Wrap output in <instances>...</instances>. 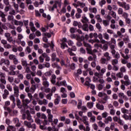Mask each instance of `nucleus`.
<instances>
[{
  "label": "nucleus",
  "instance_id": "obj_1",
  "mask_svg": "<svg viewBox=\"0 0 131 131\" xmlns=\"http://www.w3.org/2000/svg\"><path fill=\"white\" fill-rule=\"evenodd\" d=\"M42 80L43 81V86L41 88V91H43L45 93H50V92H51V89L49 88V86H50V83L47 79V78H46L45 76H42Z\"/></svg>",
  "mask_w": 131,
  "mask_h": 131
},
{
  "label": "nucleus",
  "instance_id": "obj_2",
  "mask_svg": "<svg viewBox=\"0 0 131 131\" xmlns=\"http://www.w3.org/2000/svg\"><path fill=\"white\" fill-rule=\"evenodd\" d=\"M98 34L97 33H94L93 35V37H94L95 39L89 40V42H91V43L93 44V43H95V42H96V43L94 45V47L95 48H96V49H98L101 46L99 45V42H100V40L98 39Z\"/></svg>",
  "mask_w": 131,
  "mask_h": 131
},
{
  "label": "nucleus",
  "instance_id": "obj_3",
  "mask_svg": "<svg viewBox=\"0 0 131 131\" xmlns=\"http://www.w3.org/2000/svg\"><path fill=\"white\" fill-rule=\"evenodd\" d=\"M31 102V100L28 99H25L24 100H22V103H23V108H24V110L23 109V112L25 111V109H28V104Z\"/></svg>",
  "mask_w": 131,
  "mask_h": 131
},
{
  "label": "nucleus",
  "instance_id": "obj_4",
  "mask_svg": "<svg viewBox=\"0 0 131 131\" xmlns=\"http://www.w3.org/2000/svg\"><path fill=\"white\" fill-rule=\"evenodd\" d=\"M113 119L115 122H118L120 125H123V124H124V122L120 119V117H118L117 116H114Z\"/></svg>",
  "mask_w": 131,
  "mask_h": 131
},
{
  "label": "nucleus",
  "instance_id": "obj_5",
  "mask_svg": "<svg viewBox=\"0 0 131 131\" xmlns=\"http://www.w3.org/2000/svg\"><path fill=\"white\" fill-rule=\"evenodd\" d=\"M83 45L84 47H85L86 48L88 54H93V50H92V46H91V45L84 41L83 42Z\"/></svg>",
  "mask_w": 131,
  "mask_h": 131
},
{
  "label": "nucleus",
  "instance_id": "obj_6",
  "mask_svg": "<svg viewBox=\"0 0 131 131\" xmlns=\"http://www.w3.org/2000/svg\"><path fill=\"white\" fill-rule=\"evenodd\" d=\"M66 42H67V39L66 38H62L60 44L61 48L62 50H64L65 48H68V45H67Z\"/></svg>",
  "mask_w": 131,
  "mask_h": 131
},
{
  "label": "nucleus",
  "instance_id": "obj_7",
  "mask_svg": "<svg viewBox=\"0 0 131 131\" xmlns=\"http://www.w3.org/2000/svg\"><path fill=\"white\" fill-rule=\"evenodd\" d=\"M123 78L125 80V85H126V86H128V85H130L131 81H130V80H129V78L128 77V75H125L124 76Z\"/></svg>",
  "mask_w": 131,
  "mask_h": 131
},
{
  "label": "nucleus",
  "instance_id": "obj_8",
  "mask_svg": "<svg viewBox=\"0 0 131 131\" xmlns=\"http://www.w3.org/2000/svg\"><path fill=\"white\" fill-rule=\"evenodd\" d=\"M76 50H77V48H76V46H73L71 48H68V52L69 53L70 56H75V54L73 53L72 52H76Z\"/></svg>",
  "mask_w": 131,
  "mask_h": 131
},
{
  "label": "nucleus",
  "instance_id": "obj_9",
  "mask_svg": "<svg viewBox=\"0 0 131 131\" xmlns=\"http://www.w3.org/2000/svg\"><path fill=\"white\" fill-rule=\"evenodd\" d=\"M3 64H4V65H7V66H9V65H10V60L4 58H2L0 60L1 66H2Z\"/></svg>",
  "mask_w": 131,
  "mask_h": 131
},
{
  "label": "nucleus",
  "instance_id": "obj_10",
  "mask_svg": "<svg viewBox=\"0 0 131 131\" xmlns=\"http://www.w3.org/2000/svg\"><path fill=\"white\" fill-rule=\"evenodd\" d=\"M79 128L80 130L84 131H90L91 127L90 126H86V127L82 124H81L79 126Z\"/></svg>",
  "mask_w": 131,
  "mask_h": 131
},
{
  "label": "nucleus",
  "instance_id": "obj_11",
  "mask_svg": "<svg viewBox=\"0 0 131 131\" xmlns=\"http://www.w3.org/2000/svg\"><path fill=\"white\" fill-rule=\"evenodd\" d=\"M88 120H89V118H88V117L85 116H83L82 117L81 121L83 122L85 126H90V124H89V121Z\"/></svg>",
  "mask_w": 131,
  "mask_h": 131
},
{
  "label": "nucleus",
  "instance_id": "obj_12",
  "mask_svg": "<svg viewBox=\"0 0 131 131\" xmlns=\"http://www.w3.org/2000/svg\"><path fill=\"white\" fill-rule=\"evenodd\" d=\"M20 62L22 66H23V67L24 68L29 66V63L27 62V60L26 59L21 58L20 59Z\"/></svg>",
  "mask_w": 131,
  "mask_h": 131
},
{
  "label": "nucleus",
  "instance_id": "obj_13",
  "mask_svg": "<svg viewBox=\"0 0 131 131\" xmlns=\"http://www.w3.org/2000/svg\"><path fill=\"white\" fill-rule=\"evenodd\" d=\"M13 90L15 97L18 98V97H19V88H18L17 86L15 85V86L13 87Z\"/></svg>",
  "mask_w": 131,
  "mask_h": 131
},
{
  "label": "nucleus",
  "instance_id": "obj_14",
  "mask_svg": "<svg viewBox=\"0 0 131 131\" xmlns=\"http://www.w3.org/2000/svg\"><path fill=\"white\" fill-rule=\"evenodd\" d=\"M55 97L56 98L54 101V104L55 105H58L59 103H60V101H61V97L60 96L58 95V94H55Z\"/></svg>",
  "mask_w": 131,
  "mask_h": 131
},
{
  "label": "nucleus",
  "instance_id": "obj_15",
  "mask_svg": "<svg viewBox=\"0 0 131 131\" xmlns=\"http://www.w3.org/2000/svg\"><path fill=\"white\" fill-rule=\"evenodd\" d=\"M30 28L32 32H35L36 31V29L34 26V24L33 21H30L29 23Z\"/></svg>",
  "mask_w": 131,
  "mask_h": 131
},
{
  "label": "nucleus",
  "instance_id": "obj_16",
  "mask_svg": "<svg viewBox=\"0 0 131 131\" xmlns=\"http://www.w3.org/2000/svg\"><path fill=\"white\" fill-rule=\"evenodd\" d=\"M49 101L46 99H44L43 100H39L38 101V104L39 105H48Z\"/></svg>",
  "mask_w": 131,
  "mask_h": 131
},
{
  "label": "nucleus",
  "instance_id": "obj_17",
  "mask_svg": "<svg viewBox=\"0 0 131 131\" xmlns=\"http://www.w3.org/2000/svg\"><path fill=\"white\" fill-rule=\"evenodd\" d=\"M10 100L13 102V105H12V108H15V106H16V99L15 98V96L14 95H11L9 97Z\"/></svg>",
  "mask_w": 131,
  "mask_h": 131
},
{
  "label": "nucleus",
  "instance_id": "obj_18",
  "mask_svg": "<svg viewBox=\"0 0 131 131\" xmlns=\"http://www.w3.org/2000/svg\"><path fill=\"white\" fill-rule=\"evenodd\" d=\"M109 62L108 59H106L105 57H103L100 59V62L102 65H107Z\"/></svg>",
  "mask_w": 131,
  "mask_h": 131
},
{
  "label": "nucleus",
  "instance_id": "obj_19",
  "mask_svg": "<svg viewBox=\"0 0 131 131\" xmlns=\"http://www.w3.org/2000/svg\"><path fill=\"white\" fill-rule=\"evenodd\" d=\"M9 94L10 93H9V91H8L7 89H5L4 91V94H3V99H7Z\"/></svg>",
  "mask_w": 131,
  "mask_h": 131
},
{
  "label": "nucleus",
  "instance_id": "obj_20",
  "mask_svg": "<svg viewBox=\"0 0 131 131\" xmlns=\"http://www.w3.org/2000/svg\"><path fill=\"white\" fill-rule=\"evenodd\" d=\"M13 121L14 123H15V126H16V127H19V126H20V125H21V123H20L19 122L18 118H15L14 119H13Z\"/></svg>",
  "mask_w": 131,
  "mask_h": 131
},
{
  "label": "nucleus",
  "instance_id": "obj_21",
  "mask_svg": "<svg viewBox=\"0 0 131 131\" xmlns=\"http://www.w3.org/2000/svg\"><path fill=\"white\" fill-rule=\"evenodd\" d=\"M104 122L105 124H108L109 122H112V117L108 116L104 119Z\"/></svg>",
  "mask_w": 131,
  "mask_h": 131
},
{
  "label": "nucleus",
  "instance_id": "obj_22",
  "mask_svg": "<svg viewBox=\"0 0 131 131\" xmlns=\"http://www.w3.org/2000/svg\"><path fill=\"white\" fill-rule=\"evenodd\" d=\"M52 67H53V68H56V69H59V70H61V69H62V68H61V67H60V66H59V64H58V63L57 62H54L52 63Z\"/></svg>",
  "mask_w": 131,
  "mask_h": 131
},
{
  "label": "nucleus",
  "instance_id": "obj_23",
  "mask_svg": "<svg viewBox=\"0 0 131 131\" xmlns=\"http://www.w3.org/2000/svg\"><path fill=\"white\" fill-rule=\"evenodd\" d=\"M104 58H105L107 60L110 61L111 60V57L110 56V54L108 52H105L103 54Z\"/></svg>",
  "mask_w": 131,
  "mask_h": 131
},
{
  "label": "nucleus",
  "instance_id": "obj_24",
  "mask_svg": "<svg viewBox=\"0 0 131 131\" xmlns=\"http://www.w3.org/2000/svg\"><path fill=\"white\" fill-rule=\"evenodd\" d=\"M27 119L28 121H30V122H34V120L32 119V116H31L30 113H27Z\"/></svg>",
  "mask_w": 131,
  "mask_h": 131
},
{
  "label": "nucleus",
  "instance_id": "obj_25",
  "mask_svg": "<svg viewBox=\"0 0 131 131\" xmlns=\"http://www.w3.org/2000/svg\"><path fill=\"white\" fill-rule=\"evenodd\" d=\"M121 39L119 38L117 40V41H119L118 43V46L119 47V48H120V49H121V48H122L123 47V45H124V42H123V41H121Z\"/></svg>",
  "mask_w": 131,
  "mask_h": 131
},
{
  "label": "nucleus",
  "instance_id": "obj_26",
  "mask_svg": "<svg viewBox=\"0 0 131 131\" xmlns=\"http://www.w3.org/2000/svg\"><path fill=\"white\" fill-rule=\"evenodd\" d=\"M96 108L98 109V110L103 111L104 110V105L98 103L96 104Z\"/></svg>",
  "mask_w": 131,
  "mask_h": 131
},
{
  "label": "nucleus",
  "instance_id": "obj_27",
  "mask_svg": "<svg viewBox=\"0 0 131 131\" xmlns=\"http://www.w3.org/2000/svg\"><path fill=\"white\" fill-rule=\"evenodd\" d=\"M53 117H54L53 115H52V114L48 115V120H49V122L52 123L51 124H52V126H54V123H53Z\"/></svg>",
  "mask_w": 131,
  "mask_h": 131
},
{
  "label": "nucleus",
  "instance_id": "obj_28",
  "mask_svg": "<svg viewBox=\"0 0 131 131\" xmlns=\"http://www.w3.org/2000/svg\"><path fill=\"white\" fill-rule=\"evenodd\" d=\"M7 40L9 42H12V43H13V45H15V43H16V41H15L13 39V37H12L11 36L8 38L7 39Z\"/></svg>",
  "mask_w": 131,
  "mask_h": 131
},
{
  "label": "nucleus",
  "instance_id": "obj_29",
  "mask_svg": "<svg viewBox=\"0 0 131 131\" xmlns=\"http://www.w3.org/2000/svg\"><path fill=\"white\" fill-rule=\"evenodd\" d=\"M96 59H97V56L94 54H92V56H90L88 57L89 61H93V60L96 61Z\"/></svg>",
  "mask_w": 131,
  "mask_h": 131
},
{
  "label": "nucleus",
  "instance_id": "obj_30",
  "mask_svg": "<svg viewBox=\"0 0 131 131\" xmlns=\"http://www.w3.org/2000/svg\"><path fill=\"white\" fill-rule=\"evenodd\" d=\"M120 54L122 56V57L126 60H128L129 57H130V56H129L128 54H126V55H124V54L122 53V52L121 51L120 52Z\"/></svg>",
  "mask_w": 131,
  "mask_h": 131
},
{
  "label": "nucleus",
  "instance_id": "obj_31",
  "mask_svg": "<svg viewBox=\"0 0 131 131\" xmlns=\"http://www.w3.org/2000/svg\"><path fill=\"white\" fill-rule=\"evenodd\" d=\"M36 90V85L33 84L30 88V92L32 93V94H33L34 92H35Z\"/></svg>",
  "mask_w": 131,
  "mask_h": 131
},
{
  "label": "nucleus",
  "instance_id": "obj_32",
  "mask_svg": "<svg viewBox=\"0 0 131 131\" xmlns=\"http://www.w3.org/2000/svg\"><path fill=\"white\" fill-rule=\"evenodd\" d=\"M89 10L91 13H94V14H97V8L96 7L92 8L90 7Z\"/></svg>",
  "mask_w": 131,
  "mask_h": 131
},
{
  "label": "nucleus",
  "instance_id": "obj_33",
  "mask_svg": "<svg viewBox=\"0 0 131 131\" xmlns=\"http://www.w3.org/2000/svg\"><path fill=\"white\" fill-rule=\"evenodd\" d=\"M16 103L18 108H19V109H21V108H23V105H21V101L20 100V99H18L16 100Z\"/></svg>",
  "mask_w": 131,
  "mask_h": 131
},
{
  "label": "nucleus",
  "instance_id": "obj_34",
  "mask_svg": "<svg viewBox=\"0 0 131 131\" xmlns=\"http://www.w3.org/2000/svg\"><path fill=\"white\" fill-rule=\"evenodd\" d=\"M123 8L125 9L126 11H128L129 9L130 8V7L129 6V4H126V2H125L124 4H123Z\"/></svg>",
  "mask_w": 131,
  "mask_h": 131
},
{
  "label": "nucleus",
  "instance_id": "obj_35",
  "mask_svg": "<svg viewBox=\"0 0 131 131\" xmlns=\"http://www.w3.org/2000/svg\"><path fill=\"white\" fill-rule=\"evenodd\" d=\"M31 123H32V122H30L28 121H25L24 122V124L25 126H27V127H28V128H29V127H30V125L31 124Z\"/></svg>",
  "mask_w": 131,
  "mask_h": 131
},
{
  "label": "nucleus",
  "instance_id": "obj_36",
  "mask_svg": "<svg viewBox=\"0 0 131 131\" xmlns=\"http://www.w3.org/2000/svg\"><path fill=\"white\" fill-rule=\"evenodd\" d=\"M82 29L84 31H89V25L86 24H84L82 26Z\"/></svg>",
  "mask_w": 131,
  "mask_h": 131
},
{
  "label": "nucleus",
  "instance_id": "obj_37",
  "mask_svg": "<svg viewBox=\"0 0 131 131\" xmlns=\"http://www.w3.org/2000/svg\"><path fill=\"white\" fill-rule=\"evenodd\" d=\"M102 24L105 27H107V26H109V25H110V22L106 19L102 20Z\"/></svg>",
  "mask_w": 131,
  "mask_h": 131
},
{
  "label": "nucleus",
  "instance_id": "obj_38",
  "mask_svg": "<svg viewBox=\"0 0 131 131\" xmlns=\"http://www.w3.org/2000/svg\"><path fill=\"white\" fill-rule=\"evenodd\" d=\"M81 22L82 23H88L89 19L85 16H82Z\"/></svg>",
  "mask_w": 131,
  "mask_h": 131
},
{
  "label": "nucleus",
  "instance_id": "obj_39",
  "mask_svg": "<svg viewBox=\"0 0 131 131\" xmlns=\"http://www.w3.org/2000/svg\"><path fill=\"white\" fill-rule=\"evenodd\" d=\"M95 18L96 20H97V21L99 23H101L102 21H103V19H102V18H101V16H100L99 14H97L95 16Z\"/></svg>",
  "mask_w": 131,
  "mask_h": 131
},
{
  "label": "nucleus",
  "instance_id": "obj_40",
  "mask_svg": "<svg viewBox=\"0 0 131 131\" xmlns=\"http://www.w3.org/2000/svg\"><path fill=\"white\" fill-rule=\"evenodd\" d=\"M122 117H123L125 120H131V115L128 116L126 114H124Z\"/></svg>",
  "mask_w": 131,
  "mask_h": 131
},
{
  "label": "nucleus",
  "instance_id": "obj_41",
  "mask_svg": "<svg viewBox=\"0 0 131 131\" xmlns=\"http://www.w3.org/2000/svg\"><path fill=\"white\" fill-rule=\"evenodd\" d=\"M118 96L120 99H126V96L124 95L123 93H119Z\"/></svg>",
  "mask_w": 131,
  "mask_h": 131
},
{
  "label": "nucleus",
  "instance_id": "obj_42",
  "mask_svg": "<svg viewBox=\"0 0 131 131\" xmlns=\"http://www.w3.org/2000/svg\"><path fill=\"white\" fill-rule=\"evenodd\" d=\"M7 25L10 29H13V30H15V29H16V27L11 25L10 23H7Z\"/></svg>",
  "mask_w": 131,
  "mask_h": 131
},
{
  "label": "nucleus",
  "instance_id": "obj_43",
  "mask_svg": "<svg viewBox=\"0 0 131 131\" xmlns=\"http://www.w3.org/2000/svg\"><path fill=\"white\" fill-rule=\"evenodd\" d=\"M100 78L99 76H94L93 78V82H99V80Z\"/></svg>",
  "mask_w": 131,
  "mask_h": 131
},
{
  "label": "nucleus",
  "instance_id": "obj_44",
  "mask_svg": "<svg viewBox=\"0 0 131 131\" xmlns=\"http://www.w3.org/2000/svg\"><path fill=\"white\" fill-rule=\"evenodd\" d=\"M87 107L89 109H92L94 107V102H88L87 103Z\"/></svg>",
  "mask_w": 131,
  "mask_h": 131
},
{
  "label": "nucleus",
  "instance_id": "obj_45",
  "mask_svg": "<svg viewBox=\"0 0 131 131\" xmlns=\"http://www.w3.org/2000/svg\"><path fill=\"white\" fill-rule=\"evenodd\" d=\"M29 128H31V129H36V124L33 123L30 125V127H29Z\"/></svg>",
  "mask_w": 131,
  "mask_h": 131
},
{
  "label": "nucleus",
  "instance_id": "obj_46",
  "mask_svg": "<svg viewBox=\"0 0 131 131\" xmlns=\"http://www.w3.org/2000/svg\"><path fill=\"white\" fill-rule=\"evenodd\" d=\"M103 38L106 40H109V34L107 33H105L103 34Z\"/></svg>",
  "mask_w": 131,
  "mask_h": 131
},
{
  "label": "nucleus",
  "instance_id": "obj_47",
  "mask_svg": "<svg viewBox=\"0 0 131 131\" xmlns=\"http://www.w3.org/2000/svg\"><path fill=\"white\" fill-rule=\"evenodd\" d=\"M77 5H78L79 6V7H80V8H84L85 6V3H81L79 1H78L77 2Z\"/></svg>",
  "mask_w": 131,
  "mask_h": 131
},
{
  "label": "nucleus",
  "instance_id": "obj_48",
  "mask_svg": "<svg viewBox=\"0 0 131 131\" xmlns=\"http://www.w3.org/2000/svg\"><path fill=\"white\" fill-rule=\"evenodd\" d=\"M112 64L113 66H115L117 64H118V59H115L112 60Z\"/></svg>",
  "mask_w": 131,
  "mask_h": 131
},
{
  "label": "nucleus",
  "instance_id": "obj_49",
  "mask_svg": "<svg viewBox=\"0 0 131 131\" xmlns=\"http://www.w3.org/2000/svg\"><path fill=\"white\" fill-rule=\"evenodd\" d=\"M81 106H82V100H78V103L77 105L78 109L81 108Z\"/></svg>",
  "mask_w": 131,
  "mask_h": 131
},
{
  "label": "nucleus",
  "instance_id": "obj_50",
  "mask_svg": "<svg viewBox=\"0 0 131 131\" xmlns=\"http://www.w3.org/2000/svg\"><path fill=\"white\" fill-rule=\"evenodd\" d=\"M6 88L9 92H13V87L12 86V85H11V84H7L6 85Z\"/></svg>",
  "mask_w": 131,
  "mask_h": 131
},
{
  "label": "nucleus",
  "instance_id": "obj_51",
  "mask_svg": "<svg viewBox=\"0 0 131 131\" xmlns=\"http://www.w3.org/2000/svg\"><path fill=\"white\" fill-rule=\"evenodd\" d=\"M106 4V1L105 0H101V1H99V5L100 7H103L104 5Z\"/></svg>",
  "mask_w": 131,
  "mask_h": 131
},
{
  "label": "nucleus",
  "instance_id": "obj_52",
  "mask_svg": "<svg viewBox=\"0 0 131 131\" xmlns=\"http://www.w3.org/2000/svg\"><path fill=\"white\" fill-rule=\"evenodd\" d=\"M109 14L112 16L113 18H116V13H115V12L114 11H110Z\"/></svg>",
  "mask_w": 131,
  "mask_h": 131
},
{
  "label": "nucleus",
  "instance_id": "obj_53",
  "mask_svg": "<svg viewBox=\"0 0 131 131\" xmlns=\"http://www.w3.org/2000/svg\"><path fill=\"white\" fill-rule=\"evenodd\" d=\"M56 53H54L52 54L51 55V60L52 61V62H55V61H56Z\"/></svg>",
  "mask_w": 131,
  "mask_h": 131
},
{
  "label": "nucleus",
  "instance_id": "obj_54",
  "mask_svg": "<svg viewBox=\"0 0 131 131\" xmlns=\"http://www.w3.org/2000/svg\"><path fill=\"white\" fill-rule=\"evenodd\" d=\"M104 86H105V84H99L98 85V89L99 91H102L103 90Z\"/></svg>",
  "mask_w": 131,
  "mask_h": 131
},
{
  "label": "nucleus",
  "instance_id": "obj_55",
  "mask_svg": "<svg viewBox=\"0 0 131 131\" xmlns=\"http://www.w3.org/2000/svg\"><path fill=\"white\" fill-rule=\"evenodd\" d=\"M101 99H102L103 101H106L108 100V99H109V97H108V95L106 93H105V94H104L103 96Z\"/></svg>",
  "mask_w": 131,
  "mask_h": 131
},
{
  "label": "nucleus",
  "instance_id": "obj_56",
  "mask_svg": "<svg viewBox=\"0 0 131 131\" xmlns=\"http://www.w3.org/2000/svg\"><path fill=\"white\" fill-rule=\"evenodd\" d=\"M88 38H89V35L87 34L85 35V37L83 36V35H82L81 37H80V39H81L82 41L84 40V39L88 40Z\"/></svg>",
  "mask_w": 131,
  "mask_h": 131
},
{
  "label": "nucleus",
  "instance_id": "obj_57",
  "mask_svg": "<svg viewBox=\"0 0 131 131\" xmlns=\"http://www.w3.org/2000/svg\"><path fill=\"white\" fill-rule=\"evenodd\" d=\"M116 76L118 77V78H123V73L121 72H119L116 74Z\"/></svg>",
  "mask_w": 131,
  "mask_h": 131
},
{
  "label": "nucleus",
  "instance_id": "obj_58",
  "mask_svg": "<svg viewBox=\"0 0 131 131\" xmlns=\"http://www.w3.org/2000/svg\"><path fill=\"white\" fill-rule=\"evenodd\" d=\"M105 72H106V69L102 68L100 70V72H99V74L100 75H101V76H102V75H104V73H105Z\"/></svg>",
  "mask_w": 131,
  "mask_h": 131
},
{
  "label": "nucleus",
  "instance_id": "obj_59",
  "mask_svg": "<svg viewBox=\"0 0 131 131\" xmlns=\"http://www.w3.org/2000/svg\"><path fill=\"white\" fill-rule=\"evenodd\" d=\"M110 27L111 28H112V29H116L118 28V26L117 25H116L115 24H111Z\"/></svg>",
  "mask_w": 131,
  "mask_h": 131
},
{
  "label": "nucleus",
  "instance_id": "obj_60",
  "mask_svg": "<svg viewBox=\"0 0 131 131\" xmlns=\"http://www.w3.org/2000/svg\"><path fill=\"white\" fill-rule=\"evenodd\" d=\"M9 70H10V71H14L15 70H16V66L15 65L10 66L9 67Z\"/></svg>",
  "mask_w": 131,
  "mask_h": 131
},
{
  "label": "nucleus",
  "instance_id": "obj_61",
  "mask_svg": "<svg viewBox=\"0 0 131 131\" xmlns=\"http://www.w3.org/2000/svg\"><path fill=\"white\" fill-rule=\"evenodd\" d=\"M98 125L99 127H105V123H104L102 121H100L98 122Z\"/></svg>",
  "mask_w": 131,
  "mask_h": 131
},
{
  "label": "nucleus",
  "instance_id": "obj_62",
  "mask_svg": "<svg viewBox=\"0 0 131 131\" xmlns=\"http://www.w3.org/2000/svg\"><path fill=\"white\" fill-rule=\"evenodd\" d=\"M7 20H8V21H13V20H14V16L13 15H8L7 16Z\"/></svg>",
  "mask_w": 131,
  "mask_h": 131
},
{
  "label": "nucleus",
  "instance_id": "obj_63",
  "mask_svg": "<svg viewBox=\"0 0 131 131\" xmlns=\"http://www.w3.org/2000/svg\"><path fill=\"white\" fill-rule=\"evenodd\" d=\"M16 58V55H13V54H10L9 55V59L10 60H14Z\"/></svg>",
  "mask_w": 131,
  "mask_h": 131
},
{
  "label": "nucleus",
  "instance_id": "obj_64",
  "mask_svg": "<svg viewBox=\"0 0 131 131\" xmlns=\"http://www.w3.org/2000/svg\"><path fill=\"white\" fill-rule=\"evenodd\" d=\"M90 122H95L96 121V117L95 116H93L90 118Z\"/></svg>",
  "mask_w": 131,
  "mask_h": 131
}]
</instances>
